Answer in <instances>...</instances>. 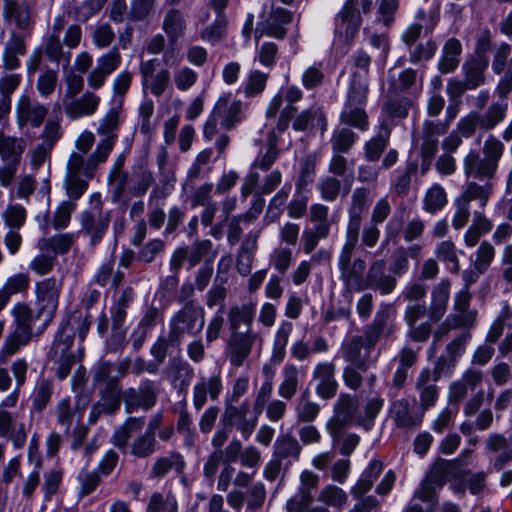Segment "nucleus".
<instances>
[{"instance_id":"11","label":"nucleus","mask_w":512,"mask_h":512,"mask_svg":"<svg viewBox=\"0 0 512 512\" xmlns=\"http://www.w3.org/2000/svg\"><path fill=\"white\" fill-rule=\"evenodd\" d=\"M357 0H346L335 17V45L349 46L361 25V15L356 8Z\"/></svg>"},{"instance_id":"27","label":"nucleus","mask_w":512,"mask_h":512,"mask_svg":"<svg viewBox=\"0 0 512 512\" xmlns=\"http://www.w3.org/2000/svg\"><path fill=\"white\" fill-rule=\"evenodd\" d=\"M223 389L222 379L219 373L212 374L209 378H201L193 388V405L196 410L202 409L207 401L216 400Z\"/></svg>"},{"instance_id":"62","label":"nucleus","mask_w":512,"mask_h":512,"mask_svg":"<svg viewBox=\"0 0 512 512\" xmlns=\"http://www.w3.org/2000/svg\"><path fill=\"white\" fill-rule=\"evenodd\" d=\"M53 393L51 381L40 378L37 382L32 399V407L36 412H42L49 403Z\"/></svg>"},{"instance_id":"58","label":"nucleus","mask_w":512,"mask_h":512,"mask_svg":"<svg viewBox=\"0 0 512 512\" xmlns=\"http://www.w3.org/2000/svg\"><path fill=\"white\" fill-rule=\"evenodd\" d=\"M158 65V59L155 58L142 62L140 67L144 88L150 89L151 93L156 96L160 95V73H155Z\"/></svg>"},{"instance_id":"15","label":"nucleus","mask_w":512,"mask_h":512,"mask_svg":"<svg viewBox=\"0 0 512 512\" xmlns=\"http://www.w3.org/2000/svg\"><path fill=\"white\" fill-rule=\"evenodd\" d=\"M249 409L247 401L242 402L239 406L226 404L223 415V423L230 429L236 427L244 439L251 436L258 422L257 416L248 417Z\"/></svg>"},{"instance_id":"18","label":"nucleus","mask_w":512,"mask_h":512,"mask_svg":"<svg viewBox=\"0 0 512 512\" xmlns=\"http://www.w3.org/2000/svg\"><path fill=\"white\" fill-rule=\"evenodd\" d=\"M258 335L252 329L246 331H231L228 341L229 360L239 367L251 353Z\"/></svg>"},{"instance_id":"20","label":"nucleus","mask_w":512,"mask_h":512,"mask_svg":"<svg viewBox=\"0 0 512 512\" xmlns=\"http://www.w3.org/2000/svg\"><path fill=\"white\" fill-rule=\"evenodd\" d=\"M463 170L468 179L490 181L497 167L492 160H488L485 156L481 157L478 150H470L463 159Z\"/></svg>"},{"instance_id":"50","label":"nucleus","mask_w":512,"mask_h":512,"mask_svg":"<svg viewBox=\"0 0 512 512\" xmlns=\"http://www.w3.org/2000/svg\"><path fill=\"white\" fill-rule=\"evenodd\" d=\"M491 193L492 185L490 181H485L483 185L470 181L467 182L463 193L458 198L460 200H465L468 205H470L471 201L477 200L479 202V206L483 209L487 205Z\"/></svg>"},{"instance_id":"29","label":"nucleus","mask_w":512,"mask_h":512,"mask_svg":"<svg viewBox=\"0 0 512 512\" xmlns=\"http://www.w3.org/2000/svg\"><path fill=\"white\" fill-rule=\"evenodd\" d=\"M3 17L20 30H27L33 25L32 6L27 1L4 2Z\"/></svg>"},{"instance_id":"26","label":"nucleus","mask_w":512,"mask_h":512,"mask_svg":"<svg viewBox=\"0 0 512 512\" xmlns=\"http://www.w3.org/2000/svg\"><path fill=\"white\" fill-rule=\"evenodd\" d=\"M232 94H223L216 102L213 112L219 118L220 124L229 129L243 118L242 102L231 100Z\"/></svg>"},{"instance_id":"55","label":"nucleus","mask_w":512,"mask_h":512,"mask_svg":"<svg viewBox=\"0 0 512 512\" xmlns=\"http://www.w3.org/2000/svg\"><path fill=\"white\" fill-rule=\"evenodd\" d=\"M318 501L340 512L347 502V494L340 487L329 484L320 491Z\"/></svg>"},{"instance_id":"7","label":"nucleus","mask_w":512,"mask_h":512,"mask_svg":"<svg viewBox=\"0 0 512 512\" xmlns=\"http://www.w3.org/2000/svg\"><path fill=\"white\" fill-rule=\"evenodd\" d=\"M89 157L87 159L79 153H71L66 167L64 187L72 202L78 200L88 189V180L94 177L100 163L95 164L90 174L87 173Z\"/></svg>"},{"instance_id":"43","label":"nucleus","mask_w":512,"mask_h":512,"mask_svg":"<svg viewBox=\"0 0 512 512\" xmlns=\"http://www.w3.org/2000/svg\"><path fill=\"white\" fill-rule=\"evenodd\" d=\"M303 97L302 90L295 86H287L285 88H281L279 92L274 95V97L270 100L269 105L266 110L267 118H274L283 102V99L287 102L286 106H294V104L300 101Z\"/></svg>"},{"instance_id":"31","label":"nucleus","mask_w":512,"mask_h":512,"mask_svg":"<svg viewBox=\"0 0 512 512\" xmlns=\"http://www.w3.org/2000/svg\"><path fill=\"white\" fill-rule=\"evenodd\" d=\"M300 452L301 446L297 439L285 434L277 437L272 457L282 462L284 468L287 469L294 462L298 461Z\"/></svg>"},{"instance_id":"17","label":"nucleus","mask_w":512,"mask_h":512,"mask_svg":"<svg viewBox=\"0 0 512 512\" xmlns=\"http://www.w3.org/2000/svg\"><path fill=\"white\" fill-rule=\"evenodd\" d=\"M471 293L467 288H462L454 298V312L449 315L446 322L453 328L472 327L477 319V312L470 307Z\"/></svg>"},{"instance_id":"40","label":"nucleus","mask_w":512,"mask_h":512,"mask_svg":"<svg viewBox=\"0 0 512 512\" xmlns=\"http://www.w3.org/2000/svg\"><path fill=\"white\" fill-rule=\"evenodd\" d=\"M193 376V369L181 358L174 359L167 370V378L179 392L186 390Z\"/></svg>"},{"instance_id":"42","label":"nucleus","mask_w":512,"mask_h":512,"mask_svg":"<svg viewBox=\"0 0 512 512\" xmlns=\"http://www.w3.org/2000/svg\"><path fill=\"white\" fill-rule=\"evenodd\" d=\"M160 426V416L156 415L148 425L147 431L138 437L132 445V454L147 457L155 451V430Z\"/></svg>"},{"instance_id":"24","label":"nucleus","mask_w":512,"mask_h":512,"mask_svg":"<svg viewBox=\"0 0 512 512\" xmlns=\"http://www.w3.org/2000/svg\"><path fill=\"white\" fill-rule=\"evenodd\" d=\"M385 266L383 260H376L371 264L364 280L365 289L378 290L382 295H388L394 291L396 279L385 273Z\"/></svg>"},{"instance_id":"16","label":"nucleus","mask_w":512,"mask_h":512,"mask_svg":"<svg viewBox=\"0 0 512 512\" xmlns=\"http://www.w3.org/2000/svg\"><path fill=\"white\" fill-rule=\"evenodd\" d=\"M312 380L316 382L315 393L324 400L333 398L338 389L335 378V365L333 362L323 361L315 365L312 371Z\"/></svg>"},{"instance_id":"46","label":"nucleus","mask_w":512,"mask_h":512,"mask_svg":"<svg viewBox=\"0 0 512 512\" xmlns=\"http://www.w3.org/2000/svg\"><path fill=\"white\" fill-rule=\"evenodd\" d=\"M293 324L289 321L280 322L274 334L271 359L278 363L282 362L286 356V348L289 338L293 331Z\"/></svg>"},{"instance_id":"36","label":"nucleus","mask_w":512,"mask_h":512,"mask_svg":"<svg viewBox=\"0 0 512 512\" xmlns=\"http://www.w3.org/2000/svg\"><path fill=\"white\" fill-rule=\"evenodd\" d=\"M450 295V282L442 280L432 291V301L428 317L431 322H438L446 312Z\"/></svg>"},{"instance_id":"9","label":"nucleus","mask_w":512,"mask_h":512,"mask_svg":"<svg viewBox=\"0 0 512 512\" xmlns=\"http://www.w3.org/2000/svg\"><path fill=\"white\" fill-rule=\"evenodd\" d=\"M62 282L54 277L36 284V317L41 318V329H47L56 315Z\"/></svg>"},{"instance_id":"19","label":"nucleus","mask_w":512,"mask_h":512,"mask_svg":"<svg viewBox=\"0 0 512 512\" xmlns=\"http://www.w3.org/2000/svg\"><path fill=\"white\" fill-rule=\"evenodd\" d=\"M123 401L127 413H132L138 408L148 410L157 401L155 383L149 380L143 381L138 390L129 388L123 392Z\"/></svg>"},{"instance_id":"28","label":"nucleus","mask_w":512,"mask_h":512,"mask_svg":"<svg viewBox=\"0 0 512 512\" xmlns=\"http://www.w3.org/2000/svg\"><path fill=\"white\" fill-rule=\"evenodd\" d=\"M305 376L306 372L304 369L287 362L281 370V382L278 386L279 396L290 400L296 394Z\"/></svg>"},{"instance_id":"2","label":"nucleus","mask_w":512,"mask_h":512,"mask_svg":"<svg viewBox=\"0 0 512 512\" xmlns=\"http://www.w3.org/2000/svg\"><path fill=\"white\" fill-rule=\"evenodd\" d=\"M12 315L15 328L7 336L1 351L0 360L2 362L28 345L33 338H38L46 330L41 329V318L36 317V313L26 303H17L12 309Z\"/></svg>"},{"instance_id":"39","label":"nucleus","mask_w":512,"mask_h":512,"mask_svg":"<svg viewBox=\"0 0 512 512\" xmlns=\"http://www.w3.org/2000/svg\"><path fill=\"white\" fill-rule=\"evenodd\" d=\"M256 313V304L244 303L232 306L228 313L230 331H240V327L246 326L251 329Z\"/></svg>"},{"instance_id":"35","label":"nucleus","mask_w":512,"mask_h":512,"mask_svg":"<svg viewBox=\"0 0 512 512\" xmlns=\"http://www.w3.org/2000/svg\"><path fill=\"white\" fill-rule=\"evenodd\" d=\"M25 148L24 139L6 136L0 131V156L5 163L20 164Z\"/></svg>"},{"instance_id":"57","label":"nucleus","mask_w":512,"mask_h":512,"mask_svg":"<svg viewBox=\"0 0 512 512\" xmlns=\"http://www.w3.org/2000/svg\"><path fill=\"white\" fill-rule=\"evenodd\" d=\"M45 54L52 61L59 65L61 62L66 68L70 63V52H65L62 48L60 37L57 34H51L45 41Z\"/></svg>"},{"instance_id":"41","label":"nucleus","mask_w":512,"mask_h":512,"mask_svg":"<svg viewBox=\"0 0 512 512\" xmlns=\"http://www.w3.org/2000/svg\"><path fill=\"white\" fill-rule=\"evenodd\" d=\"M462 53L461 42L456 38H449L443 48L438 61V69L441 73L453 72L459 64V56Z\"/></svg>"},{"instance_id":"14","label":"nucleus","mask_w":512,"mask_h":512,"mask_svg":"<svg viewBox=\"0 0 512 512\" xmlns=\"http://www.w3.org/2000/svg\"><path fill=\"white\" fill-rule=\"evenodd\" d=\"M99 199V194L94 195ZM99 202V209L96 207L90 211H84L80 216L81 229L79 233L89 238V244L92 247L98 245L105 236L111 222L110 212H102L101 202Z\"/></svg>"},{"instance_id":"23","label":"nucleus","mask_w":512,"mask_h":512,"mask_svg":"<svg viewBox=\"0 0 512 512\" xmlns=\"http://www.w3.org/2000/svg\"><path fill=\"white\" fill-rule=\"evenodd\" d=\"M121 63V55L117 47L97 60V66L87 77L88 85L94 89L100 88L108 75L115 71Z\"/></svg>"},{"instance_id":"32","label":"nucleus","mask_w":512,"mask_h":512,"mask_svg":"<svg viewBox=\"0 0 512 512\" xmlns=\"http://www.w3.org/2000/svg\"><path fill=\"white\" fill-rule=\"evenodd\" d=\"M395 329V325L392 319V311L390 305H382L377 311L374 321L367 328L365 333L374 338L377 343L381 336H390Z\"/></svg>"},{"instance_id":"61","label":"nucleus","mask_w":512,"mask_h":512,"mask_svg":"<svg viewBox=\"0 0 512 512\" xmlns=\"http://www.w3.org/2000/svg\"><path fill=\"white\" fill-rule=\"evenodd\" d=\"M447 203V195L439 184L432 185L424 197V209L430 213L441 210Z\"/></svg>"},{"instance_id":"4","label":"nucleus","mask_w":512,"mask_h":512,"mask_svg":"<svg viewBox=\"0 0 512 512\" xmlns=\"http://www.w3.org/2000/svg\"><path fill=\"white\" fill-rule=\"evenodd\" d=\"M358 236L351 233L349 228L346 241L338 257L337 266L340 271V279L349 291L360 292L365 289L363 278L366 269L365 261L361 258L352 260V253L356 247Z\"/></svg>"},{"instance_id":"12","label":"nucleus","mask_w":512,"mask_h":512,"mask_svg":"<svg viewBox=\"0 0 512 512\" xmlns=\"http://www.w3.org/2000/svg\"><path fill=\"white\" fill-rule=\"evenodd\" d=\"M389 416L397 429L413 432L421 426L424 411L417 406L414 398H401L391 403Z\"/></svg>"},{"instance_id":"54","label":"nucleus","mask_w":512,"mask_h":512,"mask_svg":"<svg viewBox=\"0 0 512 512\" xmlns=\"http://www.w3.org/2000/svg\"><path fill=\"white\" fill-rule=\"evenodd\" d=\"M162 29L169 40L178 41L186 29V21L183 14L178 10H170L162 23Z\"/></svg>"},{"instance_id":"56","label":"nucleus","mask_w":512,"mask_h":512,"mask_svg":"<svg viewBox=\"0 0 512 512\" xmlns=\"http://www.w3.org/2000/svg\"><path fill=\"white\" fill-rule=\"evenodd\" d=\"M390 132L389 129L379 126L377 135L366 143L365 154L369 161H377L379 159L382 152L388 146Z\"/></svg>"},{"instance_id":"22","label":"nucleus","mask_w":512,"mask_h":512,"mask_svg":"<svg viewBox=\"0 0 512 512\" xmlns=\"http://www.w3.org/2000/svg\"><path fill=\"white\" fill-rule=\"evenodd\" d=\"M16 112L21 127L29 123L33 127H40L48 114V109L28 95H22L17 102Z\"/></svg>"},{"instance_id":"53","label":"nucleus","mask_w":512,"mask_h":512,"mask_svg":"<svg viewBox=\"0 0 512 512\" xmlns=\"http://www.w3.org/2000/svg\"><path fill=\"white\" fill-rule=\"evenodd\" d=\"M153 182L151 172L142 164L135 166L130 175L129 191L136 196H142L146 193Z\"/></svg>"},{"instance_id":"6","label":"nucleus","mask_w":512,"mask_h":512,"mask_svg":"<svg viewBox=\"0 0 512 512\" xmlns=\"http://www.w3.org/2000/svg\"><path fill=\"white\" fill-rule=\"evenodd\" d=\"M205 324V310L194 301H188L169 322L170 338L180 341L185 335L199 334Z\"/></svg>"},{"instance_id":"34","label":"nucleus","mask_w":512,"mask_h":512,"mask_svg":"<svg viewBox=\"0 0 512 512\" xmlns=\"http://www.w3.org/2000/svg\"><path fill=\"white\" fill-rule=\"evenodd\" d=\"M420 88L416 84L415 70L408 68L403 70L397 79H393L390 83L389 94L394 96H411L414 100Z\"/></svg>"},{"instance_id":"25","label":"nucleus","mask_w":512,"mask_h":512,"mask_svg":"<svg viewBox=\"0 0 512 512\" xmlns=\"http://www.w3.org/2000/svg\"><path fill=\"white\" fill-rule=\"evenodd\" d=\"M447 132V124L441 121H424L422 130L421 157L429 165L438 148V137Z\"/></svg>"},{"instance_id":"52","label":"nucleus","mask_w":512,"mask_h":512,"mask_svg":"<svg viewBox=\"0 0 512 512\" xmlns=\"http://www.w3.org/2000/svg\"><path fill=\"white\" fill-rule=\"evenodd\" d=\"M100 403L104 405L109 414H114L119 410L123 400V392L120 383L106 384L99 387Z\"/></svg>"},{"instance_id":"3","label":"nucleus","mask_w":512,"mask_h":512,"mask_svg":"<svg viewBox=\"0 0 512 512\" xmlns=\"http://www.w3.org/2000/svg\"><path fill=\"white\" fill-rule=\"evenodd\" d=\"M368 80L361 73L351 76L349 88L340 120L343 124L365 131L369 127L366 106L368 101Z\"/></svg>"},{"instance_id":"45","label":"nucleus","mask_w":512,"mask_h":512,"mask_svg":"<svg viewBox=\"0 0 512 512\" xmlns=\"http://www.w3.org/2000/svg\"><path fill=\"white\" fill-rule=\"evenodd\" d=\"M493 223L482 213L475 212L472 224L464 234L465 245L472 248L477 245L482 235L489 233Z\"/></svg>"},{"instance_id":"44","label":"nucleus","mask_w":512,"mask_h":512,"mask_svg":"<svg viewBox=\"0 0 512 512\" xmlns=\"http://www.w3.org/2000/svg\"><path fill=\"white\" fill-rule=\"evenodd\" d=\"M383 470V464L380 460H371L367 467L362 472L359 480L353 486L351 493L355 498H358L368 492L375 480L381 474Z\"/></svg>"},{"instance_id":"59","label":"nucleus","mask_w":512,"mask_h":512,"mask_svg":"<svg viewBox=\"0 0 512 512\" xmlns=\"http://www.w3.org/2000/svg\"><path fill=\"white\" fill-rule=\"evenodd\" d=\"M226 19L224 16H216L214 21L200 32V39L211 45L219 43L226 34Z\"/></svg>"},{"instance_id":"10","label":"nucleus","mask_w":512,"mask_h":512,"mask_svg":"<svg viewBox=\"0 0 512 512\" xmlns=\"http://www.w3.org/2000/svg\"><path fill=\"white\" fill-rule=\"evenodd\" d=\"M119 125V112L117 108H112L102 119L97 133L104 138L97 144L95 151L89 156V163L87 173L90 174L91 170L97 163H103L107 160L110 152L112 151L117 135L114 131Z\"/></svg>"},{"instance_id":"21","label":"nucleus","mask_w":512,"mask_h":512,"mask_svg":"<svg viewBox=\"0 0 512 512\" xmlns=\"http://www.w3.org/2000/svg\"><path fill=\"white\" fill-rule=\"evenodd\" d=\"M413 101L411 96H394L390 94V99L382 107L379 116V126H383L391 131L396 119H402L408 115Z\"/></svg>"},{"instance_id":"5","label":"nucleus","mask_w":512,"mask_h":512,"mask_svg":"<svg viewBox=\"0 0 512 512\" xmlns=\"http://www.w3.org/2000/svg\"><path fill=\"white\" fill-rule=\"evenodd\" d=\"M376 344L374 338L364 332L360 336L346 338L335 357H341L359 370L365 371L377 361L379 353L376 351Z\"/></svg>"},{"instance_id":"49","label":"nucleus","mask_w":512,"mask_h":512,"mask_svg":"<svg viewBox=\"0 0 512 512\" xmlns=\"http://www.w3.org/2000/svg\"><path fill=\"white\" fill-rule=\"evenodd\" d=\"M66 330V325H63L56 334L54 342L48 352L49 360H59L62 359V357L75 356L74 353L70 351L74 341V334L67 333Z\"/></svg>"},{"instance_id":"64","label":"nucleus","mask_w":512,"mask_h":512,"mask_svg":"<svg viewBox=\"0 0 512 512\" xmlns=\"http://www.w3.org/2000/svg\"><path fill=\"white\" fill-rule=\"evenodd\" d=\"M342 189L341 182L333 176L321 177L317 183V190L321 198L327 202L335 201Z\"/></svg>"},{"instance_id":"60","label":"nucleus","mask_w":512,"mask_h":512,"mask_svg":"<svg viewBox=\"0 0 512 512\" xmlns=\"http://www.w3.org/2000/svg\"><path fill=\"white\" fill-rule=\"evenodd\" d=\"M436 255L446 268L452 273H458L460 270L455 245L451 241H442L437 245Z\"/></svg>"},{"instance_id":"47","label":"nucleus","mask_w":512,"mask_h":512,"mask_svg":"<svg viewBox=\"0 0 512 512\" xmlns=\"http://www.w3.org/2000/svg\"><path fill=\"white\" fill-rule=\"evenodd\" d=\"M268 75L259 70L252 69L243 79L239 91L246 98H252L260 95L266 87Z\"/></svg>"},{"instance_id":"63","label":"nucleus","mask_w":512,"mask_h":512,"mask_svg":"<svg viewBox=\"0 0 512 512\" xmlns=\"http://www.w3.org/2000/svg\"><path fill=\"white\" fill-rule=\"evenodd\" d=\"M355 139L356 135L351 129L347 127L336 129L331 138L333 152H347L354 144Z\"/></svg>"},{"instance_id":"37","label":"nucleus","mask_w":512,"mask_h":512,"mask_svg":"<svg viewBox=\"0 0 512 512\" xmlns=\"http://www.w3.org/2000/svg\"><path fill=\"white\" fill-rule=\"evenodd\" d=\"M100 98L92 92H86L82 97L77 98L65 105L66 114L77 119L85 115H92L98 108Z\"/></svg>"},{"instance_id":"33","label":"nucleus","mask_w":512,"mask_h":512,"mask_svg":"<svg viewBox=\"0 0 512 512\" xmlns=\"http://www.w3.org/2000/svg\"><path fill=\"white\" fill-rule=\"evenodd\" d=\"M0 436L10 439L17 449L22 448L27 439L24 424L16 428L12 414L6 410H0Z\"/></svg>"},{"instance_id":"51","label":"nucleus","mask_w":512,"mask_h":512,"mask_svg":"<svg viewBox=\"0 0 512 512\" xmlns=\"http://www.w3.org/2000/svg\"><path fill=\"white\" fill-rule=\"evenodd\" d=\"M508 110V100H496L490 104L486 112L481 115V129L490 130L501 123Z\"/></svg>"},{"instance_id":"38","label":"nucleus","mask_w":512,"mask_h":512,"mask_svg":"<svg viewBox=\"0 0 512 512\" xmlns=\"http://www.w3.org/2000/svg\"><path fill=\"white\" fill-rule=\"evenodd\" d=\"M487 66L486 57L473 58L463 64L464 81L468 85V90H474L485 83L484 72Z\"/></svg>"},{"instance_id":"13","label":"nucleus","mask_w":512,"mask_h":512,"mask_svg":"<svg viewBox=\"0 0 512 512\" xmlns=\"http://www.w3.org/2000/svg\"><path fill=\"white\" fill-rule=\"evenodd\" d=\"M335 423L328 426L329 432L336 444L340 440V428L346 424H356L362 426L365 419L362 410L359 408L357 400L348 394H341L335 403Z\"/></svg>"},{"instance_id":"30","label":"nucleus","mask_w":512,"mask_h":512,"mask_svg":"<svg viewBox=\"0 0 512 512\" xmlns=\"http://www.w3.org/2000/svg\"><path fill=\"white\" fill-rule=\"evenodd\" d=\"M292 20V14L285 8L272 6L267 18L262 22V30L267 36L283 38L286 34L285 26Z\"/></svg>"},{"instance_id":"48","label":"nucleus","mask_w":512,"mask_h":512,"mask_svg":"<svg viewBox=\"0 0 512 512\" xmlns=\"http://www.w3.org/2000/svg\"><path fill=\"white\" fill-rule=\"evenodd\" d=\"M74 241H75L74 234L62 233V234H56L49 238L41 239L38 243V247L43 251L53 252L55 255H57V254L64 255L69 252Z\"/></svg>"},{"instance_id":"1","label":"nucleus","mask_w":512,"mask_h":512,"mask_svg":"<svg viewBox=\"0 0 512 512\" xmlns=\"http://www.w3.org/2000/svg\"><path fill=\"white\" fill-rule=\"evenodd\" d=\"M458 477H460L458 460L437 461L402 512H434L437 503L436 490L440 489L447 480Z\"/></svg>"},{"instance_id":"8","label":"nucleus","mask_w":512,"mask_h":512,"mask_svg":"<svg viewBox=\"0 0 512 512\" xmlns=\"http://www.w3.org/2000/svg\"><path fill=\"white\" fill-rule=\"evenodd\" d=\"M471 335L469 332H463L455 339H453L445 349V354L442 355L436 362L434 370L424 369L419 376V383L423 384L430 379L438 381L441 376H449L458 359L464 354L466 345L469 342Z\"/></svg>"}]
</instances>
